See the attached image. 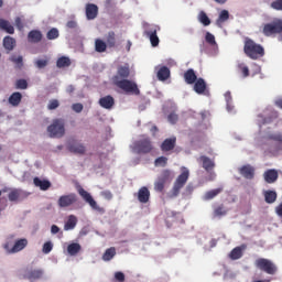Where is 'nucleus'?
I'll use <instances>...</instances> for the list:
<instances>
[{"mask_svg": "<svg viewBox=\"0 0 282 282\" xmlns=\"http://www.w3.org/2000/svg\"><path fill=\"white\" fill-rule=\"evenodd\" d=\"M228 19H230V13L228 12V10H223L220 11L218 19L216 20V24L221 28V23H226V21H228Z\"/></svg>", "mask_w": 282, "mask_h": 282, "instance_id": "e433bc0d", "label": "nucleus"}, {"mask_svg": "<svg viewBox=\"0 0 282 282\" xmlns=\"http://www.w3.org/2000/svg\"><path fill=\"white\" fill-rule=\"evenodd\" d=\"M67 149L70 153H75L77 155H85L87 148H85V144L79 143L76 140H72L68 142Z\"/></svg>", "mask_w": 282, "mask_h": 282, "instance_id": "9b49d317", "label": "nucleus"}, {"mask_svg": "<svg viewBox=\"0 0 282 282\" xmlns=\"http://www.w3.org/2000/svg\"><path fill=\"white\" fill-rule=\"evenodd\" d=\"M273 10L282 11V0H275L271 3Z\"/></svg>", "mask_w": 282, "mask_h": 282, "instance_id": "13d9d810", "label": "nucleus"}, {"mask_svg": "<svg viewBox=\"0 0 282 282\" xmlns=\"http://www.w3.org/2000/svg\"><path fill=\"white\" fill-rule=\"evenodd\" d=\"M24 279H28V281L30 282L39 281V279H43V270L42 269L29 270L25 272Z\"/></svg>", "mask_w": 282, "mask_h": 282, "instance_id": "a211bd4d", "label": "nucleus"}, {"mask_svg": "<svg viewBox=\"0 0 282 282\" xmlns=\"http://www.w3.org/2000/svg\"><path fill=\"white\" fill-rule=\"evenodd\" d=\"M115 279L119 282H124V273L118 271L115 273Z\"/></svg>", "mask_w": 282, "mask_h": 282, "instance_id": "052dcab7", "label": "nucleus"}, {"mask_svg": "<svg viewBox=\"0 0 282 282\" xmlns=\"http://www.w3.org/2000/svg\"><path fill=\"white\" fill-rule=\"evenodd\" d=\"M53 249H54V245L52 243V241H46L43 245L42 252L44 254H50L51 250H53Z\"/></svg>", "mask_w": 282, "mask_h": 282, "instance_id": "3c124183", "label": "nucleus"}, {"mask_svg": "<svg viewBox=\"0 0 282 282\" xmlns=\"http://www.w3.org/2000/svg\"><path fill=\"white\" fill-rule=\"evenodd\" d=\"M132 150L134 153H138V155H147L148 153H151L153 151V143L151 142V139L144 138L138 141L133 142Z\"/></svg>", "mask_w": 282, "mask_h": 282, "instance_id": "0eeeda50", "label": "nucleus"}, {"mask_svg": "<svg viewBox=\"0 0 282 282\" xmlns=\"http://www.w3.org/2000/svg\"><path fill=\"white\" fill-rule=\"evenodd\" d=\"M9 202H21L25 199V193L21 189L13 188L8 194Z\"/></svg>", "mask_w": 282, "mask_h": 282, "instance_id": "aec40b11", "label": "nucleus"}, {"mask_svg": "<svg viewBox=\"0 0 282 282\" xmlns=\"http://www.w3.org/2000/svg\"><path fill=\"white\" fill-rule=\"evenodd\" d=\"M107 43L100 39L95 40V51L99 54H102V52H107Z\"/></svg>", "mask_w": 282, "mask_h": 282, "instance_id": "4c0bfd02", "label": "nucleus"}, {"mask_svg": "<svg viewBox=\"0 0 282 282\" xmlns=\"http://www.w3.org/2000/svg\"><path fill=\"white\" fill-rule=\"evenodd\" d=\"M106 45L110 48L116 47V32H108V34L106 35Z\"/></svg>", "mask_w": 282, "mask_h": 282, "instance_id": "ea45409f", "label": "nucleus"}, {"mask_svg": "<svg viewBox=\"0 0 282 282\" xmlns=\"http://www.w3.org/2000/svg\"><path fill=\"white\" fill-rule=\"evenodd\" d=\"M78 202V196L75 193H70L68 195H62L58 200L57 205L59 208H69V206H74Z\"/></svg>", "mask_w": 282, "mask_h": 282, "instance_id": "9d476101", "label": "nucleus"}, {"mask_svg": "<svg viewBox=\"0 0 282 282\" xmlns=\"http://www.w3.org/2000/svg\"><path fill=\"white\" fill-rule=\"evenodd\" d=\"M198 79L199 78H197V74H195L193 68H189L184 73V80L187 85H195Z\"/></svg>", "mask_w": 282, "mask_h": 282, "instance_id": "393cba45", "label": "nucleus"}, {"mask_svg": "<svg viewBox=\"0 0 282 282\" xmlns=\"http://www.w3.org/2000/svg\"><path fill=\"white\" fill-rule=\"evenodd\" d=\"M56 65L59 69H63V67H69V65H72V59H69V57L62 56L57 59Z\"/></svg>", "mask_w": 282, "mask_h": 282, "instance_id": "37998d69", "label": "nucleus"}, {"mask_svg": "<svg viewBox=\"0 0 282 282\" xmlns=\"http://www.w3.org/2000/svg\"><path fill=\"white\" fill-rule=\"evenodd\" d=\"M21 100H23V95L21 93H12L9 97V105L12 107H19V105H21Z\"/></svg>", "mask_w": 282, "mask_h": 282, "instance_id": "c85d7f7f", "label": "nucleus"}, {"mask_svg": "<svg viewBox=\"0 0 282 282\" xmlns=\"http://www.w3.org/2000/svg\"><path fill=\"white\" fill-rule=\"evenodd\" d=\"M275 107H279V109H282V98H279L274 101Z\"/></svg>", "mask_w": 282, "mask_h": 282, "instance_id": "69168bd1", "label": "nucleus"}, {"mask_svg": "<svg viewBox=\"0 0 282 282\" xmlns=\"http://www.w3.org/2000/svg\"><path fill=\"white\" fill-rule=\"evenodd\" d=\"M243 52L248 58H251V61H258V58H263V56H265V50L261 44H257V42L251 39H246Z\"/></svg>", "mask_w": 282, "mask_h": 282, "instance_id": "f257e3e1", "label": "nucleus"}, {"mask_svg": "<svg viewBox=\"0 0 282 282\" xmlns=\"http://www.w3.org/2000/svg\"><path fill=\"white\" fill-rule=\"evenodd\" d=\"M0 30L7 32V34H14V26L10 24V21L0 19Z\"/></svg>", "mask_w": 282, "mask_h": 282, "instance_id": "473e14b6", "label": "nucleus"}, {"mask_svg": "<svg viewBox=\"0 0 282 282\" xmlns=\"http://www.w3.org/2000/svg\"><path fill=\"white\" fill-rule=\"evenodd\" d=\"M264 195V202L267 204H274V202H276V192L272 191V189H268L263 193Z\"/></svg>", "mask_w": 282, "mask_h": 282, "instance_id": "f704fd0d", "label": "nucleus"}, {"mask_svg": "<svg viewBox=\"0 0 282 282\" xmlns=\"http://www.w3.org/2000/svg\"><path fill=\"white\" fill-rule=\"evenodd\" d=\"M15 28H18L19 30H23V28H25V25L23 24V20H21L20 17L15 18Z\"/></svg>", "mask_w": 282, "mask_h": 282, "instance_id": "bf43d9fd", "label": "nucleus"}, {"mask_svg": "<svg viewBox=\"0 0 282 282\" xmlns=\"http://www.w3.org/2000/svg\"><path fill=\"white\" fill-rule=\"evenodd\" d=\"M198 21H199V23H203L205 26L210 25V18H208V14H206V12H204V11L199 12Z\"/></svg>", "mask_w": 282, "mask_h": 282, "instance_id": "a18cd8bd", "label": "nucleus"}, {"mask_svg": "<svg viewBox=\"0 0 282 282\" xmlns=\"http://www.w3.org/2000/svg\"><path fill=\"white\" fill-rule=\"evenodd\" d=\"M98 17V6L94 3L86 4V18L88 21H94Z\"/></svg>", "mask_w": 282, "mask_h": 282, "instance_id": "4be33fe9", "label": "nucleus"}, {"mask_svg": "<svg viewBox=\"0 0 282 282\" xmlns=\"http://www.w3.org/2000/svg\"><path fill=\"white\" fill-rule=\"evenodd\" d=\"M229 257L232 261H237V259H241L243 257V249L241 247H236L229 253Z\"/></svg>", "mask_w": 282, "mask_h": 282, "instance_id": "58836bf2", "label": "nucleus"}, {"mask_svg": "<svg viewBox=\"0 0 282 282\" xmlns=\"http://www.w3.org/2000/svg\"><path fill=\"white\" fill-rule=\"evenodd\" d=\"M77 25H78V24H77L76 21H74V20L68 21L67 24H66V26L69 28L70 30L76 29Z\"/></svg>", "mask_w": 282, "mask_h": 282, "instance_id": "680f3d73", "label": "nucleus"}, {"mask_svg": "<svg viewBox=\"0 0 282 282\" xmlns=\"http://www.w3.org/2000/svg\"><path fill=\"white\" fill-rule=\"evenodd\" d=\"M205 41L206 43H208L209 45H217V41H215V35H213V33L207 32L205 35Z\"/></svg>", "mask_w": 282, "mask_h": 282, "instance_id": "603ef678", "label": "nucleus"}, {"mask_svg": "<svg viewBox=\"0 0 282 282\" xmlns=\"http://www.w3.org/2000/svg\"><path fill=\"white\" fill-rule=\"evenodd\" d=\"M3 47L8 52H12V50H14V47H17V40H14V37L9 36V35L4 36V39H3Z\"/></svg>", "mask_w": 282, "mask_h": 282, "instance_id": "c756f323", "label": "nucleus"}, {"mask_svg": "<svg viewBox=\"0 0 282 282\" xmlns=\"http://www.w3.org/2000/svg\"><path fill=\"white\" fill-rule=\"evenodd\" d=\"M116 257V247L108 248L102 254V261H111Z\"/></svg>", "mask_w": 282, "mask_h": 282, "instance_id": "a19ab883", "label": "nucleus"}, {"mask_svg": "<svg viewBox=\"0 0 282 282\" xmlns=\"http://www.w3.org/2000/svg\"><path fill=\"white\" fill-rule=\"evenodd\" d=\"M28 88V80L25 79H18L15 82V89H26Z\"/></svg>", "mask_w": 282, "mask_h": 282, "instance_id": "5fc2aeb1", "label": "nucleus"}, {"mask_svg": "<svg viewBox=\"0 0 282 282\" xmlns=\"http://www.w3.org/2000/svg\"><path fill=\"white\" fill-rule=\"evenodd\" d=\"M113 85L119 89H122V91H124L126 94H131L132 96H140V88H138V84L133 80H118V77H116V82Z\"/></svg>", "mask_w": 282, "mask_h": 282, "instance_id": "39448f33", "label": "nucleus"}, {"mask_svg": "<svg viewBox=\"0 0 282 282\" xmlns=\"http://www.w3.org/2000/svg\"><path fill=\"white\" fill-rule=\"evenodd\" d=\"M263 177H264V182H267V184H274V182H276V180H279V171L271 169V170H267L263 173Z\"/></svg>", "mask_w": 282, "mask_h": 282, "instance_id": "412c9836", "label": "nucleus"}, {"mask_svg": "<svg viewBox=\"0 0 282 282\" xmlns=\"http://www.w3.org/2000/svg\"><path fill=\"white\" fill-rule=\"evenodd\" d=\"M225 97H226L227 102H230V100H232V96H230V91H227L225 94Z\"/></svg>", "mask_w": 282, "mask_h": 282, "instance_id": "774afa93", "label": "nucleus"}, {"mask_svg": "<svg viewBox=\"0 0 282 282\" xmlns=\"http://www.w3.org/2000/svg\"><path fill=\"white\" fill-rule=\"evenodd\" d=\"M28 246V239L22 238L15 241L13 245L11 252H21Z\"/></svg>", "mask_w": 282, "mask_h": 282, "instance_id": "72a5a7b5", "label": "nucleus"}, {"mask_svg": "<svg viewBox=\"0 0 282 282\" xmlns=\"http://www.w3.org/2000/svg\"><path fill=\"white\" fill-rule=\"evenodd\" d=\"M156 78L164 83V80H169L171 78V68L166 66L156 67Z\"/></svg>", "mask_w": 282, "mask_h": 282, "instance_id": "6ab92c4d", "label": "nucleus"}, {"mask_svg": "<svg viewBox=\"0 0 282 282\" xmlns=\"http://www.w3.org/2000/svg\"><path fill=\"white\" fill-rule=\"evenodd\" d=\"M77 193L78 195L82 196V198L84 199V202H86V204H89L93 210H98V213H102V208L98 206V203H96V200L94 199L91 194H89V192L85 191V188L79 186L77 189Z\"/></svg>", "mask_w": 282, "mask_h": 282, "instance_id": "1a4fd4ad", "label": "nucleus"}, {"mask_svg": "<svg viewBox=\"0 0 282 282\" xmlns=\"http://www.w3.org/2000/svg\"><path fill=\"white\" fill-rule=\"evenodd\" d=\"M145 35L150 39L152 47H158L160 45V37H158V28L151 26L145 31Z\"/></svg>", "mask_w": 282, "mask_h": 282, "instance_id": "2eb2a0df", "label": "nucleus"}, {"mask_svg": "<svg viewBox=\"0 0 282 282\" xmlns=\"http://www.w3.org/2000/svg\"><path fill=\"white\" fill-rule=\"evenodd\" d=\"M236 69L238 74L242 76V78H248V76H250V68L248 65H246V63H238Z\"/></svg>", "mask_w": 282, "mask_h": 282, "instance_id": "2f4dec72", "label": "nucleus"}, {"mask_svg": "<svg viewBox=\"0 0 282 282\" xmlns=\"http://www.w3.org/2000/svg\"><path fill=\"white\" fill-rule=\"evenodd\" d=\"M167 120L169 122H171V124H176L177 120H180V117L177 116V113L172 112L167 116Z\"/></svg>", "mask_w": 282, "mask_h": 282, "instance_id": "6e6d98bb", "label": "nucleus"}, {"mask_svg": "<svg viewBox=\"0 0 282 282\" xmlns=\"http://www.w3.org/2000/svg\"><path fill=\"white\" fill-rule=\"evenodd\" d=\"M169 164V159L166 156H159L154 161L155 166H166Z\"/></svg>", "mask_w": 282, "mask_h": 282, "instance_id": "09e8293b", "label": "nucleus"}, {"mask_svg": "<svg viewBox=\"0 0 282 282\" xmlns=\"http://www.w3.org/2000/svg\"><path fill=\"white\" fill-rule=\"evenodd\" d=\"M51 232L52 235H58V232H61V228H58L56 225H52Z\"/></svg>", "mask_w": 282, "mask_h": 282, "instance_id": "e2e57ef3", "label": "nucleus"}, {"mask_svg": "<svg viewBox=\"0 0 282 282\" xmlns=\"http://www.w3.org/2000/svg\"><path fill=\"white\" fill-rule=\"evenodd\" d=\"M29 43H41L43 41V33L39 30H32L28 34Z\"/></svg>", "mask_w": 282, "mask_h": 282, "instance_id": "a878e982", "label": "nucleus"}, {"mask_svg": "<svg viewBox=\"0 0 282 282\" xmlns=\"http://www.w3.org/2000/svg\"><path fill=\"white\" fill-rule=\"evenodd\" d=\"M176 144H177V138L176 137L167 138L162 142L161 151L163 153H169V151H173V149H175Z\"/></svg>", "mask_w": 282, "mask_h": 282, "instance_id": "f3484780", "label": "nucleus"}, {"mask_svg": "<svg viewBox=\"0 0 282 282\" xmlns=\"http://www.w3.org/2000/svg\"><path fill=\"white\" fill-rule=\"evenodd\" d=\"M172 180L171 172L169 170H163L154 182V191L156 193H164V187L166 184H170Z\"/></svg>", "mask_w": 282, "mask_h": 282, "instance_id": "6e6552de", "label": "nucleus"}, {"mask_svg": "<svg viewBox=\"0 0 282 282\" xmlns=\"http://www.w3.org/2000/svg\"><path fill=\"white\" fill-rule=\"evenodd\" d=\"M67 252L70 254V257H76L80 252V245L73 242L68 245Z\"/></svg>", "mask_w": 282, "mask_h": 282, "instance_id": "79ce46f5", "label": "nucleus"}, {"mask_svg": "<svg viewBox=\"0 0 282 282\" xmlns=\"http://www.w3.org/2000/svg\"><path fill=\"white\" fill-rule=\"evenodd\" d=\"M50 138H63L65 135V119H53L52 123L47 127Z\"/></svg>", "mask_w": 282, "mask_h": 282, "instance_id": "20e7f679", "label": "nucleus"}, {"mask_svg": "<svg viewBox=\"0 0 282 282\" xmlns=\"http://www.w3.org/2000/svg\"><path fill=\"white\" fill-rule=\"evenodd\" d=\"M58 36H59L58 29H56V28L51 29V30L46 33V39H47L48 41H54V40L58 39Z\"/></svg>", "mask_w": 282, "mask_h": 282, "instance_id": "49530a36", "label": "nucleus"}, {"mask_svg": "<svg viewBox=\"0 0 282 282\" xmlns=\"http://www.w3.org/2000/svg\"><path fill=\"white\" fill-rule=\"evenodd\" d=\"M48 64H50V59L48 58L36 59L34 62V65H35V67H37V69H45V67H47Z\"/></svg>", "mask_w": 282, "mask_h": 282, "instance_id": "de8ad7c7", "label": "nucleus"}, {"mask_svg": "<svg viewBox=\"0 0 282 282\" xmlns=\"http://www.w3.org/2000/svg\"><path fill=\"white\" fill-rule=\"evenodd\" d=\"M239 173L245 177V180H254V166L250 164L242 165L239 167Z\"/></svg>", "mask_w": 282, "mask_h": 282, "instance_id": "dca6fc26", "label": "nucleus"}, {"mask_svg": "<svg viewBox=\"0 0 282 282\" xmlns=\"http://www.w3.org/2000/svg\"><path fill=\"white\" fill-rule=\"evenodd\" d=\"M150 131H151L152 135H155L158 133V131H159L158 126H152Z\"/></svg>", "mask_w": 282, "mask_h": 282, "instance_id": "338daca9", "label": "nucleus"}, {"mask_svg": "<svg viewBox=\"0 0 282 282\" xmlns=\"http://www.w3.org/2000/svg\"><path fill=\"white\" fill-rule=\"evenodd\" d=\"M220 193H224V187L210 189L204 194L203 199L204 202H210V199H215V197H217V195Z\"/></svg>", "mask_w": 282, "mask_h": 282, "instance_id": "cd10ccee", "label": "nucleus"}, {"mask_svg": "<svg viewBox=\"0 0 282 282\" xmlns=\"http://www.w3.org/2000/svg\"><path fill=\"white\" fill-rule=\"evenodd\" d=\"M102 196L106 197V199H111L113 197V194H111V192L106 191L102 192Z\"/></svg>", "mask_w": 282, "mask_h": 282, "instance_id": "0e129e2a", "label": "nucleus"}, {"mask_svg": "<svg viewBox=\"0 0 282 282\" xmlns=\"http://www.w3.org/2000/svg\"><path fill=\"white\" fill-rule=\"evenodd\" d=\"M213 215L214 217H226L228 215V208L224 204L214 206Z\"/></svg>", "mask_w": 282, "mask_h": 282, "instance_id": "7c9ffc66", "label": "nucleus"}, {"mask_svg": "<svg viewBox=\"0 0 282 282\" xmlns=\"http://www.w3.org/2000/svg\"><path fill=\"white\" fill-rule=\"evenodd\" d=\"M199 162H202L203 164V169L207 172L210 173V171H213V169H215V161L210 160V158L206 156V155H202L199 158Z\"/></svg>", "mask_w": 282, "mask_h": 282, "instance_id": "b1692460", "label": "nucleus"}, {"mask_svg": "<svg viewBox=\"0 0 282 282\" xmlns=\"http://www.w3.org/2000/svg\"><path fill=\"white\" fill-rule=\"evenodd\" d=\"M33 184L41 191H48V188H52V183L47 180H41L39 177L33 178Z\"/></svg>", "mask_w": 282, "mask_h": 282, "instance_id": "bb28decb", "label": "nucleus"}, {"mask_svg": "<svg viewBox=\"0 0 282 282\" xmlns=\"http://www.w3.org/2000/svg\"><path fill=\"white\" fill-rule=\"evenodd\" d=\"M61 107V102H58V99H51L47 105V109L50 111H54V109H58Z\"/></svg>", "mask_w": 282, "mask_h": 282, "instance_id": "8fccbe9b", "label": "nucleus"}, {"mask_svg": "<svg viewBox=\"0 0 282 282\" xmlns=\"http://www.w3.org/2000/svg\"><path fill=\"white\" fill-rule=\"evenodd\" d=\"M282 33V20L274 19L272 22L262 25V34L264 36H276Z\"/></svg>", "mask_w": 282, "mask_h": 282, "instance_id": "423d86ee", "label": "nucleus"}, {"mask_svg": "<svg viewBox=\"0 0 282 282\" xmlns=\"http://www.w3.org/2000/svg\"><path fill=\"white\" fill-rule=\"evenodd\" d=\"M181 174L176 177L174 185L171 189L170 197H177L181 191L186 186V182H188V177H191V171L186 167L181 169Z\"/></svg>", "mask_w": 282, "mask_h": 282, "instance_id": "f03ea898", "label": "nucleus"}, {"mask_svg": "<svg viewBox=\"0 0 282 282\" xmlns=\"http://www.w3.org/2000/svg\"><path fill=\"white\" fill-rule=\"evenodd\" d=\"M72 109H73V111H75V113H80V112H83L84 106L80 102L73 104Z\"/></svg>", "mask_w": 282, "mask_h": 282, "instance_id": "4d7b16f0", "label": "nucleus"}, {"mask_svg": "<svg viewBox=\"0 0 282 282\" xmlns=\"http://www.w3.org/2000/svg\"><path fill=\"white\" fill-rule=\"evenodd\" d=\"M76 224H78V218L76 216H68V220L64 225V230H74L76 228Z\"/></svg>", "mask_w": 282, "mask_h": 282, "instance_id": "c9c22d12", "label": "nucleus"}, {"mask_svg": "<svg viewBox=\"0 0 282 282\" xmlns=\"http://www.w3.org/2000/svg\"><path fill=\"white\" fill-rule=\"evenodd\" d=\"M194 91L198 94L199 96H208V85L206 84V80L204 78L199 77L195 83H194Z\"/></svg>", "mask_w": 282, "mask_h": 282, "instance_id": "f8f14e48", "label": "nucleus"}, {"mask_svg": "<svg viewBox=\"0 0 282 282\" xmlns=\"http://www.w3.org/2000/svg\"><path fill=\"white\" fill-rule=\"evenodd\" d=\"M254 267L270 276H274V274L279 272V267H276V263L265 258H258L254 261Z\"/></svg>", "mask_w": 282, "mask_h": 282, "instance_id": "7ed1b4c3", "label": "nucleus"}, {"mask_svg": "<svg viewBox=\"0 0 282 282\" xmlns=\"http://www.w3.org/2000/svg\"><path fill=\"white\" fill-rule=\"evenodd\" d=\"M131 70L129 69V64H126L124 66H119L117 69V74L112 77L113 84H116L117 80H127V77L130 76Z\"/></svg>", "mask_w": 282, "mask_h": 282, "instance_id": "ddd939ff", "label": "nucleus"}, {"mask_svg": "<svg viewBox=\"0 0 282 282\" xmlns=\"http://www.w3.org/2000/svg\"><path fill=\"white\" fill-rule=\"evenodd\" d=\"M134 197H137L140 204H149V200L151 199V192L149 191V187L143 186L137 194H134Z\"/></svg>", "mask_w": 282, "mask_h": 282, "instance_id": "4468645a", "label": "nucleus"}, {"mask_svg": "<svg viewBox=\"0 0 282 282\" xmlns=\"http://www.w3.org/2000/svg\"><path fill=\"white\" fill-rule=\"evenodd\" d=\"M10 61L15 64V69H21L23 67V56L11 55Z\"/></svg>", "mask_w": 282, "mask_h": 282, "instance_id": "c03bdc74", "label": "nucleus"}, {"mask_svg": "<svg viewBox=\"0 0 282 282\" xmlns=\"http://www.w3.org/2000/svg\"><path fill=\"white\" fill-rule=\"evenodd\" d=\"M99 105L102 109H113V105H116V99L111 97V95H107L99 99Z\"/></svg>", "mask_w": 282, "mask_h": 282, "instance_id": "5701e85b", "label": "nucleus"}, {"mask_svg": "<svg viewBox=\"0 0 282 282\" xmlns=\"http://www.w3.org/2000/svg\"><path fill=\"white\" fill-rule=\"evenodd\" d=\"M269 140H273V142H279L280 144H282V132L270 134Z\"/></svg>", "mask_w": 282, "mask_h": 282, "instance_id": "864d4df0", "label": "nucleus"}]
</instances>
